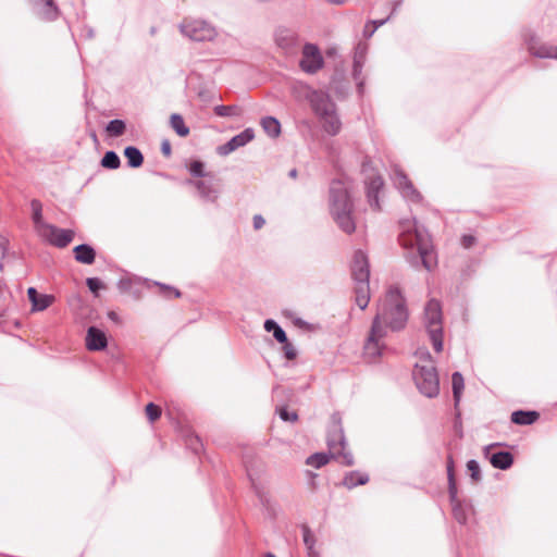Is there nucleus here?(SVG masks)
Here are the masks:
<instances>
[{"mask_svg": "<svg viewBox=\"0 0 557 557\" xmlns=\"http://www.w3.org/2000/svg\"><path fill=\"white\" fill-rule=\"evenodd\" d=\"M329 462V456L323 453L313 454L307 458L306 463L313 468H321Z\"/></svg>", "mask_w": 557, "mask_h": 557, "instance_id": "38", "label": "nucleus"}, {"mask_svg": "<svg viewBox=\"0 0 557 557\" xmlns=\"http://www.w3.org/2000/svg\"><path fill=\"white\" fill-rule=\"evenodd\" d=\"M188 170L191 175L196 177H207L208 174L205 172V164L201 161H193Z\"/></svg>", "mask_w": 557, "mask_h": 557, "instance_id": "39", "label": "nucleus"}, {"mask_svg": "<svg viewBox=\"0 0 557 557\" xmlns=\"http://www.w3.org/2000/svg\"><path fill=\"white\" fill-rule=\"evenodd\" d=\"M36 14L45 21H53L59 15V10L53 0H34Z\"/></svg>", "mask_w": 557, "mask_h": 557, "instance_id": "20", "label": "nucleus"}, {"mask_svg": "<svg viewBox=\"0 0 557 557\" xmlns=\"http://www.w3.org/2000/svg\"><path fill=\"white\" fill-rule=\"evenodd\" d=\"M453 512L458 522H460V523L466 522V515H465L459 503L453 504Z\"/></svg>", "mask_w": 557, "mask_h": 557, "instance_id": "46", "label": "nucleus"}, {"mask_svg": "<svg viewBox=\"0 0 557 557\" xmlns=\"http://www.w3.org/2000/svg\"><path fill=\"white\" fill-rule=\"evenodd\" d=\"M126 124L122 120H112L108 123L106 131L112 137H119L124 134Z\"/></svg>", "mask_w": 557, "mask_h": 557, "instance_id": "35", "label": "nucleus"}, {"mask_svg": "<svg viewBox=\"0 0 557 557\" xmlns=\"http://www.w3.org/2000/svg\"><path fill=\"white\" fill-rule=\"evenodd\" d=\"M124 156L127 159V163L131 168H138L144 162V157L139 149H137L136 147H126L124 150Z\"/></svg>", "mask_w": 557, "mask_h": 557, "instance_id": "29", "label": "nucleus"}, {"mask_svg": "<svg viewBox=\"0 0 557 557\" xmlns=\"http://www.w3.org/2000/svg\"><path fill=\"white\" fill-rule=\"evenodd\" d=\"M264 330L273 332V336L278 343H286L287 336L285 331L274 320H265Z\"/></svg>", "mask_w": 557, "mask_h": 557, "instance_id": "31", "label": "nucleus"}, {"mask_svg": "<svg viewBox=\"0 0 557 557\" xmlns=\"http://www.w3.org/2000/svg\"><path fill=\"white\" fill-rule=\"evenodd\" d=\"M265 224V220L262 215L257 214L253 216V227L255 230H260Z\"/></svg>", "mask_w": 557, "mask_h": 557, "instance_id": "47", "label": "nucleus"}, {"mask_svg": "<svg viewBox=\"0 0 557 557\" xmlns=\"http://www.w3.org/2000/svg\"><path fill=\"white\" fill-rule=\"evenodd\" d=\"M180 32L195 41H211L218 35L216 29L210 23L200 18H185L180 24Z\"/></svg>", "mask_w": 557, "mask_h": 557, "instance_id": "7", "label": "nucleus"}, {"mask_svg": "<svg viewBox=\"0 0 557 557\" xmlns=\"http://www.w3.org/2000/svg\"><path fill=\"white\" fill-rule=\"evenodd\" d=\"M169 290L173 292L175 297H180L181 296V293L178 290H176V289L169 288Z\"/></svg>", "mask_w": 557, "mask_h": 557, "instance_id": "51", "label": "nucleus"}, {"mask_svg": "<svg viewBox=\"0 0 557 557\" xmlns=\"http://www.w3.org/2000/svg\"><path fill=\"white\" fill-rule=\"evenodd\" d=\"M293 90L297 98H305L310 102L313 112L319 119L335 110L334 103L323 91L313 90L304 84L295 85Z\"/></svg>", "mask_w": 557, "mask_h": 557, "instance_id": "6", "label": "nucleus"}, {"mask_svg": "<svg viewBox=\"0 0 557 557\" xmlns=\"http://www.w3.org/2000/svg\"><path fill=\"white\" fill-rule=\"evenodd\" d=\"M370 270L367 255L358 250L355 252L352 261V276L355 281H367L369 280Z\"/></svg>", "mask_w": 557, "mask_h": 557, "instance_id": "17", "label": "nucleus"}, {"mask_svg": "<svg viewBox=\"0 0 557 557\" xmlns=\"http://www.w3.org/2000/svg\"><path fill=\"white\" fill-rule=\"evenodd\" d=\"M171 126L181 137H185L189 134V128L185 125L180 114L174 113L171 115Z\"/></svg>", "mask_w": 557, "mask_h": 557, "instance_id": "34", "label": "nucleus"}, {"mask_svg": "<svg viewBox=\"0 0 557 557\" xmlns=\"http://www.w3.org/2000/svg\"><path fill=\"white\" fill-rule=\"evenodd\" d=\"M261 126L268 136L276 138L281 134V124L273 116H267L261 120Z\"/></svg>", "mask_w": 557, "mask_h": 557, "instance_id": "28", "label": "nucleus"}, {"mask_svg": "<svg viewBox=\"0 0 557 557\" xmlns=\"http://www.w3.org/2000/svg\"><path fill=\"white\" fill-rule=\"evenodd\" d=\"M356 304L361 309L364 310L370 301V288H369V280L367 281H356Z\"/></svg>", "mask_w": 557, "mask_h": 557, "instance_id": "25", "label": "nucleus"}, {"mask_svg": "<svg viewBox=\"0 0 557 557\" xmlns=\"http://www.w3.org/2000/svg\"><path fill=\"white\" fill-rule=\"evenodd\" d=\"M453 395L455 405L457 406L461 399V395L465 388L463 376L459 372H455L451 376Z\"/></svg>", "mask_w": 557, "mask_h": 557, "instance_id": "30", "label": "nucleus"}, {"mask_svg": "<svg viewBox=\"0 0 557 557\" xmlns=\"http://www.w3.org/2000/svg\"><path fill=\"white\" fill-rule=\"evenodd\" d=\"M399 230V243L408 262L413 267L422 264L428 271L433 270L437 264V258L426 230L419 225L416 219L403 220Z\"/></svg>", "mask_w": 557, "mask_h": 557, "instance_id": "2", "label": "nucleus"}, {"mask_svg": "<svg viewBox=\"0 0 557 557\" xmlns=\"http://www.w3.org/2000/svg\"><path fill=\"white\" fill-rule=\"evenodd\" d=\"M473 242H474V237H472V236H463V238H462L463 246L467 248L470 247L473 244Z\"/></svg>", "mask_w": 557, "mask_h": 557, "instance_id": "48", "label": "nucleus"}, {"mask_svg": "<svg viewBox=\"0 0 557 557\" xmlns=\"http://www.w3.org/2000/svg\"><path fill=\"white\" fill-rule=\"evenodd\" d=\"M494 445L484 448V455L490 460L492 466L497 469L506 470L511 467L513 462L512 455L508 451L493 453Z\"/></svg>", "mask_w": 557, "mask_h": 557, "instance_id": "16", "label": "nucleus"}, {"mask_svg": "<svg viewBox=\"0 0 557 557\" xmlns=\"http://www.w3.org/2000/svg\"><path fill=\"white\" fill-rule=\"evenodd\" d=\"M423 324L434 350L441 352L443 350V315L441 304L437 300L431 299L426 302Z\"/></svg>", "mask_w": 557, "mask_h": 557, "instance_id": "5", "label": "nucleus"}, {"mask_svg": "<svg viewBox=\"0 0 557 557\" xmlns=\"http://www.w3.org/2000/svg\"><path fill=\"white\" fill-rule=\"evenodd\" d=\"M357 72H358V64L356 63V65H355V73H357Z\"/></svg>", "mask_w": 557, "mask_h": 557, "instance_id": "53", "label": "nucleus"}, {"mask_svg": "<svg viewBox=\"0 0 557 557\" xmlns=\"http://www.w3.org/2000/svg\"><path fill=\"white\" fill-rule=\"evenodd\" d=\"M467 468L471 473V478L475 481L480 479V466L475 460H469L467 462Z\"/></svg>", "mask_w": 557, "mask_h": 557, "instance_id": "43", "label": "nucleus"}, {"mask_svg": "<svg viewBox=\"0 0 557 557\" xmlns=\"http://www.w3.org/2000/svg\"><path fill=\"white\" fill-rule=\"evenodd\" d=\"M274 40L277 47L285 52H290L298 44V36L293 29L278 27L274 33Z\"/></svg>", "mask_w": 557, "mask_h": 557, "instance_id": "13", "label": "nucleus"}, {"mask_svg": "<svg viewBox=\"0 0 557 557\" xmlns=\"http://www.w3.org/2000/svg\"><path fill=\"white\" fill-rule=\"evenodd\" d=\"M108 318H109L110 320L114 321V322H117V321H119V315H117V313H116V312H114V311H110V312L108 313Z\"/></svg>", "mask_w": 557, "mask_h": 557, "instance_id": "50", "label": "nucleus"}, {"mask_svg": "<svg viewBox=\"0 0 557 557\" xmlns=\"http://www.w3.org/2000/svg\"><path fill=\"white\" fill-rule=\"evenodd\" d=\"M323 129L329 134V135H336L339 133L341 131V126H342V123L336 114V110L327 113L326 115L322 116L321 119H319Z\"/></svg>", "mask_w": 557, "mask_h": 557, "instance_id": "23", "label": "nucleus"}, {"mask_svg": "<svg viewBox=\"0 0 557 557\" xmlns=\"http://www.w3.org/2000/svg\"><path fill=\"white\" fill-rule=\"evenodd\" d=\"M86 348L90 351H99L103 350L108 346V338L103 331L98 327L90 326L87 330L86 338Z\"/></svg>", "mask_w": 557, "mask_h": 557, "instance_id": "15", "label": "nucleus"}, {"mask_svg": "<svg viewBox=\"0 0 557 557\" xmlns=\"http://www.w3.org/2000/svg\"><path fill=\"white\" fill-rule=\"evenodd\" d=\"M27 296L32 304V311H44L49 308L55 300L53 295L39 294L35 287L27 289Z\"/></svg>", "mask_w": 557, "mask_h": 557, "instance_id": "19", "label": "nucleus"}, {"mask_svg": "<svg viewBox=\"0 0 557 557\" xmlns=\"http://www.w3.org/2000/svg\"><path fill=\"white\" fill-rule=\"evenodd\" d=\"M392 178L396 188L400 191L403 197L410 202L418 203L421 201L422 196L413 187L412 183L408 180L407 175L399 169H395Z\"/></svg>", "mask_w": 557, "mask_h": 557, "instance_id": "8", "label": "nucleus"}, {"mask_svg": "<svg viewBox=\"0 0 557 557\" xmlns=\"http://www.w3.org/2000/svg\"><path fill=\"white\" fill-rule=\"evenodd\" d=\"M187 183L197 188L199 197L205 201L213 202L219 197V189L211 178L208 180L205 177V180L188 181Z\"/></svg>", "mask_w": 557, "mask_h": 557, "instance_id": "14", "label": "nucleus"}, {"mask_svg": "<svg viewBox=\"0 0 557 557\" xmlns=\"http://www.w3.org/2000/svg\"><path fill=\"white\" fill-rule=\"evenodd\" d=\"M385 22H386V20H381V21H372L371 23L367 24L364 27V35L368 37H371L374 34V32L380 26H382Z\"/></svg>", "mask_w": 557, "mask_h": 557, "instance_id": "42", "label": "nucleus"}, {"mask_svg": "<svg viewBox=\"0 0 557 557\" xmlns=\"http://www.w3.org/2000/svg\"><path fill=\"white\" fill-rule=\"evenodd\" d=\"M395 2L396 5H398L400 3V0H393Z\"/></svg>", "mask_w": 557, "mask_h": 557, "instance_id": "52", "label": "nucleus"}, {"mask_svg": "<svg viewBox=\"0 0 557 557\" xmlns=\"http://www.w3.org/2000/svg\"><path fill=\"white\" fill-rule=\"evenodd\" d=\"M323 65V58L319 48L313 44H306L302 48L300 67L307 73H315Z\"/></svg>", "mask_w": 557, "mask_h": 557, "instance_id": "9", "label": "nucleus"}, {"mask_svg": "<svg viewBox=\"0 0 557 557\" xmlns=\"http://www.w3.org/2000/svg\"><path fill=\"white\" fill-rule=\"evenodd\" d=\"M39 237L48 242L49 244L64 248L66 247L74 238V231L59 228L52 224L49 225V230H45Z\"/></svg>", "mask_w": 557, "mask_h": 557, "instance_id": "10", "label": "nucleus"}, {"mask_svg": "<svg viewBox=\"0 0 557 557\" xmlns=\"http://www.w3.org/2000/svg\"><path fill=\"white\" fill-rule=\"evenodd\" d=\"M75 259L84 264H91L95 261V250L88 245H78L74 248Z\"/></svg>", "mask_w": 557, "mask_h": 557, "instance_id": "26", "label": "nucleus"}, {"mask_svg": "<svg viewBox=\"0 0 557 557\" xmlns=\"http://www.w3.org/2000/svg\"><path fill=\"white\" fill-rule=\"evenodd\" d=\"M367 195L372 207L379 208V193L383 186L381 176L372 174L367 178Z\"/></svg>", "mask_w": 557, "mask_h": 557, "instance_id": "21", "label": "nucleus"}, {"mask_svg": "<svg viewBox=\"0 0 557 557\" xmlns=\"http://www.w3.org/2000/svg\"><path fill=\"white\" fill-rule=\"evenodd\" d=\"M162 152L165 154V156H169L171 153V146L168 141H164L162 144Z\"/></svg>", "mask_w": 557, "mask_h": 557, "instance_id": "49", "label": "nucleus"}, {"mask_svg": "<svg viewBox=\"0 0 557 557\" xmlns=\"http://www.w3.org/2000/svg\"><path fill=\"white\" fill-rule=\"evenodd\" d=\"M255 138L252 128H246L238 135L232 137L226 144L219 146L216 151L220 156H227L236 149L244 147Z\"/></svg>", "mask_w": 557, "mask_h": 557, "instance_id": "12", "label": "nucleus"}, {"mask_svg": "<svg viewBox=\"0 0 557 557\" xmlns=\"http://www.w3.org/2000/svg\"><path fill=\"white\" fill-rule=\"evenodd\" d=\"M330 213L336 225L345 233L351 234L356 230L352 218V200L350 197V183L347 180H334L330 187Z\"/></svg>", "mask_w": 557, "mask_h": 557, "instance_id": "3", "label": "nucleus"}, {"mask_svg": "<svg viewBox=\"0 0 557 557\" xmlns=\"http://www.w3.org/2000/svg\"><path fill=\"white\" fill-rule=\"evenodd\" d=\"M87 286L92 293H97L99 289L103 288L102 282L97 277L87 278Z\"/></svg>", "mask_w": 557, "mask_h": 557, "instance_id": "44", "label": "nucleus"}, {"mask_svg": "<svg viewBox=\"0 0 557 557\" xmlns=\"http://www.w3.org/2000/svg\"><path fill=\"white\" fill-rule=\"evenodd\" d=\"M214 113L222 117H237L240 115L242 110L237 106H215Z\"/></svg>", "mask_w": 557, "mask_h": 557, "instance_id": "33", "label": "nucleus"}, {"mask_svg": "<svg viewBox=\"0 0 557 557\" xmlns=\"http://www.w3.org/2000/svg\"><path fill=\"white\" fill-rule=\"evenodd\" d=\"M529 51L537 58L557 59V46L540 44L535 36L527 40Z\"/></svg>", "mask_w": 557, "mask_h": 557, "instance_id": "18", "label": "nucleus"}, {"mask_svg": "<svg viewBox=\"0 0 557 557\" xmlns=\"http://www.w3.org/2000/svg\"><path fill=\"white\" fill-rule=\"evenodd\" d=\"M448 483H449V496L451 504L459 503L457 499V487L454 479L453 461L449 460L447 465Z\"/></svg>", "mask_w": 557, "mask_h": 557, "instance_id": "37", "label": "nucleus"}, {"mask_svg": "<svg viewBox=\"0 0 557 557\" xmlns=\"http://www.w3.org/2000/svg\"><path fill=\"white\" fill-rule=\"evenodd\" d=\"M369 481V476L363 473L350 472L344 478V485L348 488H352L357 485L366 484Z\"/></svg>", "mask_w": 557, "mask_h": 557, "instance_id": "32", "label": "nucleus"}, {"mask_svg": "<svg viewBox=\"0 0 557 557\" xmlns=\"http://www.w3.org/2000/svg\"><path fill=\"white\" fill-rule=\"evenodd\" d=\"M30 208H32V219L34 222V227H35L36 233L39 236L45 230H49L50 224L46 223L44 221L42 206L39 200H36V199L32 200Z\"/></svg>", "mask_w": 557, "mask_h": 557, "instance_id": "22", "label": "nucleus"}, {"mask_svg": "<svg viewBox=\"0 0 557 557\" xmlns=\"http://www.w3.org/2000/svg\"><path fill=\"white\" fill-rule=\"evenodd\" d=\"M408 308L403 293L397 286H391L386 290L377 306L370 333L364 343V356L376 360L385 349L384 339L388 331H399L408 321Z\"/></svg>", "mask_w": 557, "mask_h": 557, "instance_id": "1", "label": "nucleus"}, {"mask_svg": "<svg viewBox=\"0 0 557 557\" xmlns=\"http://www.w3.org/2000/svg\"><path fill=\"white\" fill-rule=\"evenodd\" d=\"M329 448L332 456L338 459L341 463L346 466L352 465L354 458L349 451H346L345 438L342 430L336 431L329 437Z\"/></svg>", "mask_w": 557, "mask_h": 557, "instance_id": "11", "label": "nucleus"}, {"mask_svg": "<svg viewBox=\"0 0 557 557\" xmlns=\"http://www.w3.org/2000/svg\"><path fill=\"white\" fill-rule=\"evenodd\" d=\"M268 557H275V556H274V555H272V554H269V555H268Z\"/></svg>", "mask_w": 557, "mask_h": 557, "instance_id": "54", "label": "nucleus"}, {"mask_svg": "<svg viewBox=\"0 0 557 557\" xmlns=\"http://www.w3.org/2000/svg\"><path fill=\"white\" fill-rule=\"evenodd\" d=\"M120 164V158L114 151H107L101 160V165L106 169L115 170Z\"/></svg>", "mask_w": 557, "mask_h": 557, "instance_id": "36", "label": "nucleus"}, {"mask_svg": "<svg viewBox=\"0 0 557 557\" xmlns=\"http://www.w3.org/2000/svg\"><path fill=\"white\" fill-rule=\"evenodd\" d=\"M539 418V413L536 411H515L511 414V421L516 424L520 425H529L535 422Z\"/></svg>", "mask_w": 557, "mask_h": 557, "instance_id": "27", "label": "nucleus"}, {"mask_svg": "<svg viewBox=\"0 0 557 557\" xmlns=\"http://www.w3.org/2000/svg\"><path fill=\"white\" fill-rule=\"evenodd\" d=\"M302 540L308 557H321L320 550L317 546L318 540L313 532L306 525L302 527Z\"/></svg>", "mask_w": 557, "mask_h": 557, "instance_id": "24", "label": "nucleus"}, {"mask_svg": "<svg viewBox=\"0 0 557 557\" xmlns=\"http://www.w3.org/2000/svg\"><path fill=\"white\" fill-rule=\"evenodd\" d=\"M283 344H284L283 351H284L286 359H288V360L295 359L297 356V351H296L295 347L287 341H286V343H283Z\"/></svg>", "mask_w": 557, "mask_h": 557, "instance_id": "45", "label": "nucleus"}, {"mask_svg": "<svg viewBox=\"0 0 557 557\" xmlns=\"http://www.w3.org/2000/svg\"><path fill=\"white\" fill-rule=\"evenodd\" d=\"M146 413L148 419L153 422L161 416V410L158 406L150 403L146 406Z\"/></svg>", "mask_w": 557, "mask_h": 557, "instance_id": "40", "label": "nucleus"}, {"mask_svg": "<svg viewBox=\"0 0 557 557\" xmlns=\"http://www.w3.org/2000/svg\"><path fill=\"white\" fill-rule=\"evenodd\" d=\"M414 357L413 380L417 387L426 397H435L440 392V381L429 350L420 347L416 350Z\"/></svg>", "mask_w": 557, "mask_h": 557, "instance_id": "4", "label": "nucleus"}, {"mask_svg": "<svg viewBox=\"0 0 557 557\" xmlns=\"http://www.w3.org/2000/svg\"><path fill=\"white\" fill-rule=\"evenodd\" d=\"M278 416L282 420L288 422H295L298 419V416L295 411H288L287 408L284 407L278 409Z\"/></svg>", "mask_w": 557, "mask_h": 557, "instance_id": "41", "label": "nucleus"}]
</instances>
